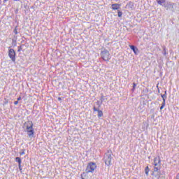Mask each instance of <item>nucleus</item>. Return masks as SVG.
<instances>
[{
	"instance_id": "14",
	"label": "nucleus",
	"mask_w": 179,
	"mask_h": 179,
	"mask_svg": "<svg viewBox=\"0 0 179 179\" xmlns=\"http://www.w3.org/2000/svg\"><path fill=\"white\" fill-rule=\"evenodd\" d=\"M145 173L146 176H149V166L145 167Z\"/></svg>"
},
{
	"instance_id": "11",
	"label": "nucleus",
	"mask_w": 179,
	"mask_h": 179,
	"mask_svg": "<svg viewBox=\"0 0 179 179\" xmlns=\"http://www.w3.org/2000/svg\"><path fill=\"white\" fill-rule=\"evenodd\" d=\"M15 162H17V163H18V164H20V165L22 164V159L19 157H17L15 158Z\"/></svg>"
},
{
	"instance_id": "33",
	"label": "nucleus",
	"mask_w": 179,
	"mask_h": 179,
	"mask_svg": "<svg viewBox=\"0 0 179 179\" xmlns=\"http://www.w3.org/2000/svg\"><path fill=\"white\" fill-rule=\"evenodd\" d=\"M82 179H85V178H82Z\"/></svg>"
},
{
	"instance_id": "3",
	"label": "nucleus",
	"mask_w": 179,
	"mask_h": 179,
	"mask_svg": "<svg viewBox=\"0 0 179 179\" xmlns=\"http://www.w3.org/2000/svg\"><path fill=\"white\" fill-rule=\"evenodd\" d=\"M113 159L111 151H108L104 157V162L106 166L111 164V160Z\"/></svg>"
},
{
	"instance_id": "7",
	"label": "nucleus",
	"mask_w": 179,
	"mask_h": 179,
	"mask_svg": "<svg viewBox=\"0 0 179 179\" xmlns=\"http://www.w3.org/2000/svg\"><path fill=\"white\" fill-rule=\"evenodd\" d=\"M160 157H157L154 159V166L155 167H158V169H160Z\"/></svg>"
},
{
	"instance_id": "20",
	"label": "nucleus",
	"mask_w": 179,
	"mask_h": 179,
	"mask_svg": "<svg viewBox=\"0 0 179 179\" xmlns=\"http://www.w3.org/2000/svg\"><path fill=\"white\" fill-rule=\"evenodd\" d=\"M93 110H94V111H97V112L99 110H98V109L96 108V106H94Z\"/></svg>"
},
{
	"instance_id": "32",
	"label": "nucleus",
	"mask_w": 179,
	"mask_h": 179,
	"mask_svg": "<svg viewBox=\"0 0 179 179\" xmlns=\"http://www.w3.org/2000/svg\"><path fill=\"white\" fill-rule=\"evenodd\" d=\"M14 1H19V0H14Z\"/></svg>"
},
{
	"instance_id": "17",
	"label": "nucleus",
	"mask_w": 179,
	"mask_h": 179,
	"mask_svg": "<svg viewBox=\"0 0 179 179\" xmlns=\"http://www.w3.org/2000/svg\"><path fill=\"white\" fill-rule=\"evenodd\" d=\"M24 152H26L25 150H21V152H20V155L22 156L23 155H24Z\"/></svg>"
},
{
	"instance_id": "18",
	"label": "nucleus",
	"mask_w": 179,
	"mask_h": 179,
	"mask_svg": "<svg viewBox=\"0 0 179 179\" xmlns=\"http://www.w3.org/2000/svg\"><path fill=\"white\" fill-rule=\"evenodd\" d=\"M17 48H18V49H17V52H20V51L22 50V45L18 46Z\"/></svg>"
},
{
	"instance_id": "21",
	"label": "nucleus",
	"mask_w": 179,
	"mask_h": 179,
	"mask_svg": "<svg viewBox=\"0 0 179 179\" xmlns=\"http://www.w3.org/2000/svg\"><path fill=\"white\" fill-rule=\"evenodd\" d=\"M14 104H15V106H17V104H19V101H15L14 102Z\"/></svg>"
},
{
	"instance_id": "9",
	"label": "nucleus",
	"mask_w": 179,
	"mask_h": 179,
	"mask_svg": "<svg viewBox=\"0 0 179 179\" xmlns=\"http://www.w3.org/2000/svg\"><path fill=\"white\" fill-rule=\"evenodd\" d=\"M161 96L163 100V103H166V99H167V91L164 92V94H161Z\"/></svg>"
},
{
	"instance_id": "27",
	"label": "nucleus",
	"mask_w": 179,
	"mask_h": 179,
	"mask_svg": "<svg viewBox=\"0 0 179 179\" xmlns=\"http://www.w3.org/2000/svg\"><path fill=\"white\" fill-rule=\"evenodd\" d=\"M115 1H116V2H118V1H120V0H115Z\"/></svg>"
},
{
	"instance_id": "23",
	"label": "nucleus",
	"mask_w": 179,
	"mask_h": 179,
	"mask_svg": "<svg viewBox=\"0 0 179 179\" xmlns=\"http://www.w3.org/2000/svg\"><path fill=\"white\" fill-rule=\"evenodd\" d=\"M20 170H22V165L20 164H18Z\"/></svg>"
},
{
	"instance_id": "28",
	"label": "nucleus",
	"mask_w": 179,
	"mask_h": 179,
	"mask_svg": "<svg viewBox=\"0 0 179 179\" xmlns=\"http://www.w3.org/2000/svg\"><path fill=\"white\" fill-rule=\"evenodd\" d=\"M4 1H5V2H7L8 0H4Z\"/></svg>"
},
{
	"instance_id": "31",
	"label": "nucleus",
	"mask_w": 179,
	"mask_h": 179,
	"mask_svg": "<svg viewBox=\"0 0 179 179\" xmlns=\"http://www.w3.org/2000/svg\"><path fill=\"white\" fill-rule=\"evenodd\" d=\"M164 50H165V51H166V49L164 48Z\"/></svg>"
},
{
	"instance_id": "1",
	"label": "nucleus",
	"mask_w": 179,
	"mask_h": 179,
	"mask_svg": "<svg viewBox=\"0 0 179 179\" xmlns=\"http://www.w3.org/2000/svg\"><path fill=\"white\" fill-rule=\"evenodd\" d=\"M25 127L29 138H33V136H34V129H33V122L31 121L27 122L25 123Z\"/></svg>"
},
{
	"instance_id": "26",
	"label": "nucleus",
	"mask_w": 179,
	"mask_h": 179,
	"mask_svg": "<svg viewBox=\"0 0 179 179\" xmlns=\"http://www.w3.org/2000/svg\"><path fill=\"white\" fill-rule=\"evenodd\" d=\"M58 100H59V101H61V100H62L61 97H59V98H58Z\"/></svg>"
},
{
	"instance_id": "6",
	"label": "nucleus",
	"mask_w": 179,
	"mask_h": 179,
	"mask_svg": "<svg viewBox=\"0 0 179 179\" xmlns=\"http://www.w3.org/2000/svg\"><path fill=\"white\" fill-rule=\"evenodd\" d=\"M8 57L13 61V62H15L16 61V52L13 49H9L8 50Z\"/></svg>"
},
{
	"instance_id": "2",
	"label": "nucleus",
	"mask_w": 179,
	"mask_h": 179,
	"mask_svg": "<svg viewBox=\"0 0 179 179\" xmlns=\"http://www.w3.org/2000/svg\"><path fill=\"white\" fill-rule=\"evenodd\" d=\"M101 55L103 61H110V59H111V55H110V52L106 49L101 52Z\"/></svg>"
},
{
	"instance_id": "13",
	"label": "nucleus",
	"mask_w": 179,
	"mask_h": 179,
	"mask_svg": "<svg viewBox=\"0 0 179 179\" xmlns=\"http://www.w3.org/2000/svg\"><path fill=\"white\" fill-rule=\"evenodd\" d=\"M98 117L99 118L103 117V111L102 110H98Z\"/></svg>"
},
{
	"instance_id": "5",
	"label": "nucleus",
	"mask_w": 179,
	"mask_h": 179,
	"mask_svg": "<svg viewBox=\"0 0 179 179\" xmlns=\"http://www.w3.org/2000/svg\"><path fill=\"white\" fill-rule=\"evenodd\" d=\"M95 169H97V166H96V164L91 162L87 165V169H85V172L93 173Z\"/></svg>"
},
{
	"instance_id": "15",
	"label": "nucleus",
	"mask_w": 179,
	"mask_h": 179,
	"mask_svg": "<svg viewBox=\"0 0 179 179\" xmlns=\"http://www.w3.org/2000/svg\"><path fill=\"white\" fill-rule=\"evenodd\" d=\"M165 106H166V102H163L160 107V110H163Z\"/></svg>"
},
{
	"instance_id": "22",
	"label": "nucleus",
	"mask_w": 179,
	"mask_h": 179,
	"mask_svg": "<svg viewBox=\"0 0 179 179\" xmlns=\"http://www.w3.org/2000/svg\"><path fill=\"white\" fill-rule=\"evenodd\" d=\"M13 32L15 33V34H17V30L16 29H14Z\"/></svg>"
},
{
	"instance_id": "19",
	"label": "nucleus",
	"mask_w": 179,
	"mask_h": 179,
	"mask_svg": "<svg viewBox=\"0 0 179 179\" xmlns=\"http://www.w3.org/2000/svg\"><path fill=\"white\" fill-rule=\"evenodd\" d=\"M136 87V84L135 83H133V89H132L133 92H134V90H135Z\"/></svg>"
},
{
	"instance_id": "4",
	"label": "nucleus",
	"mask_w": 179,
	"mask_h": 179,
	"mask_svg": "<svg viewBox=\"0 0 179 179\" xmlns=\"http://www.w3.org/2000/svg\"><path fill=\"white\" fill-rule=\"evenodd\" d=\"M162 173L160 172V168L155 167L152 173V179H159Z\"/></svg>"
},
{
	"instance_id": "25",
	"label": "nucleus",
	"mask_w": 179,
	"mask_h": 179,
	"mask_svg": "<svg viewBox=\"0 0 179 179\" xmlns=\"http://www.w3.org/2000/svg\"><path fill=\"white\" fill-rule=\"evenodd\" d=\"M176 179H179V173L177 175Z\"/></svg>"
},
{
	"instance_id": "8",
	"label": "nucleus",
	"mask_w": 179,
	"mask_h": 179,
	"mask_svg": "<svg viewBox=\"0 0 179 179\" xmlns=\"http://www.w3.org/2000/svg\"><path fill=\"white\" fill-rule=\"evenodd\" d=\"M129 48H131V50H132V51H134V54L137 55L138 52H139V50H138V48H135L134 45H130Z\"/></svg>"
},
{
	"instance_id": "30",
	"label": "nucleus",
	"mask_w": 179,
	"mask_h": 179,
	"mask_svg": "<svg viewBox=\"0 0 179 179\" xmlns=\"http://www.w3.org/2000/svg\"><path fill=\"white\" fill-rule=\"evenodd\" d=\"M164 55H166V52H164Z\"/></svg>"
},
{
	"instance_id": "16",
	"label": "nucleus",
	"mask_w": 179,
	"mask_h": 179,
	"mask_svg": "<svg viewBox=\"0 0 179 179\" xmlns=\"http://www.w3.org/2000/svg\"><path fill=\"white\" fill-rule=\"evenodd\" d=\"M117 15H118L119 17H121V16H122V12H121L120 10H118Z\"/></svg>"
},
{
	"instance_id": "10",
	"label": "nucleus",
	"mask_w": 179,
	"mask_h": 179,
	"mask_svg": "<svg viewBox=\"0 0 179 179\" xmlns=\"http://www.w3.org/2000/svg\"><path fill=\"white\" fill-rule=\"evenodd\" d=\"M112 9H113L114 10H117L118 9H120V4H112Z\"/></svg>"
},
{
	"instance_id": "12",
	"label": "nucleus",
	"mask_w": 179,
	"mask_h": 179,
	"mask_svg": "<svg viewBox=\"0 0 179 179\" xmlns=\"http://www.w3.org/2000/svg\"><path fill=\"white\" fill-rule=\"evenodd\" d=\"M157 3H159V5H163V3H164V2H166V0H157Z\"/></svg>"
},
{
	"instance_id": "29",
	"label": "nucleus",
	"mask_w": 179,
	"mask_h": 179,
	"mask_svg": "<svg viewBox=\"0 0 179 179\" xmlns=\"http://www.w3.org/2000/svg\"><path fill=\"white\" fill-rule=\"evenodd\" d=\"M99 101H97V103L99 104Z\"/></svg>"
},
{
	"instance_id": "24",
	"label": "nucleus",
	"mask_w": 179,
	"mask_h": 179,
	"mask_svg": "<svg viewBox=\"0 0 179 179\" xmlns=\"http://www.w3.org/2000/svg\"><path fill=\"white\" fill-rule=\"evenodd\" d=\"M20 100H22V97L20 96L17 98V101H19Z\"/></svg>"
}]
</instances>
